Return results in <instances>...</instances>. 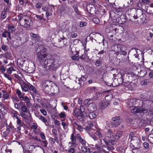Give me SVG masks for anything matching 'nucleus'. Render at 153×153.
<instances>
[{
    "instance_id": "f257e3e1",
    "label": "nucleus",
    "mask_w": 153,
    "mask_h": 153,
    "mask_svg": "<svg viewBox=\"0 0 153 153\" xmlns=\"http://www.w3.org/2000/svg\"><path fill=\"white\" fill-rule=\"evenodd\" d=\"M39 51L38 49L36 50L37 58L42 64L48 67L51 70H54L58 68V60L60 58L58 56L54 55L50 59H48L46 55L39 53Z\"/></svg>"
},
{
    "instance_id": "f03ea898",
    "label": "nucleus",
    "mask_w": 153,
    "mask_h": 153,
    "mask_svg": "<svg viewBox=\"0 0 153 153\" xmlns=\"http://www.w3.org/2000/svg\"><path fill=\"white\" fill-rule=\"evenodd\" d=\"M153 111V101L149 100H145L141 106L135 107L131 110V112L136 114L146 113Z\"/></svg>"
},
{
    "instance_id": "7ed1b4c3",
    "label": "nucleus",
    "mask_w": 153,
    "mask_h": 153,
    "mask_svg": "<svg viewBox=\"0 0 153 153\" xmlns=\"http://www.w3.org/2000/svg\"><path fill=\"white\" fill-rule=\"evenodd\" d=\"M73 114L75 115L77 118L80 121H84L87 117L86 113L85 112V107L81 105L80 108H75L73 112Z\"/></svg>"
},
{
    "instance_id": "20e7f679",
    "label": "nucleus",
    "mask_w": 153,
    "mask_h": 153,
    "mask_svg": "<svg viewBox=\"0 0 153 153\" xmlns=\"http://www.w3.org/2000/svg\"><path fill=\"white\" fill-rule=\"evenodd\" d=\"M114 134L111 130L108 129L105 134V138L103 140L105 142L106 145L110 146L115 145L116 144V141L114 140Z\"/></svg>"
},
{
    "instance_id": "39448f33",
    "label": "nucleus",
    "mask_w": 153,
    "mask_h": 153,
    "mask_svg": "<svg viewBox=\"0 0 153 153\" xmlns=\"http://www.w3.org/2000/svg\"><path fill=\"white\" fill-rule=\"evenodd\" d=\"M135 135V133L131 132L129 135V139H130V143L134 148L133 149H137L140 148V144L139 138Z\"/></svg>"
},
{
    "instance_id": "423d86ee",
    "label": "nucleus",
    "mask_w": 153,
    "mask_h": 153,
    "mask_svg": "<svg viewBox=\"0 0 153 153\" xmlns=\"http://www.w3.org/2000/svg\"><path fill=\"white\" fill-rule=\"evenodd\" d=\"M111 48V51L114 52L117 56L119 54L124 55L126 54L127 52L126 51V48L125 46L121 45H112Z\"/></svg>"
},
{
    "instance_id": "0eeeda50",
    "label": "nucleus",
    "mask_w": 153,
    "mask_h": 153,
    "mask_svg": "<svg viewBox=\"0 0 153 153\" xmlns=\"http://www.w3.org/2000/svg\"><path fill=\"white\" fill-rule=\"evenodd\" d=\"M52 82L48 80H47L43 82L42 84L41 88L43 91L45 93H49L51 90V85Z\"/></svg>"
},
{
    "instance_id": "6e6552de",
    "label": "nucleus",
    "mask_w": 153,
    "mask_h": 153,
    "mask_svg": "<svg viewBox=\"0 0 153 153\" xmlns=\"http://www.w3.org/2000/svg\"><path fill=\"white\" fill-rule=\"evenodd\" d=\"M136 15L131 16L130 18V20L132 22H134L137 24H138L139 22V21L135 20L136 19H137L138 18L140 17V19H141V16H143V11L140 9H137L136 10Z\"/></svg>"
},
{
    "instance_id": "1a4fd4ad",
    "label": "nucleus",
    "mask_w": 153,
    "mask_h": 153,
    "mask_svg": "<svg viewBox=\"0 0 153 153\" xmlns=\"http://www.w3.org/2000/svg\"><path fill=\"white\" fill-rule=\"evenodd\" d=\"M142 102L140 100L136 99H131L128 100L127 104L129 107L132 108L131 110L135 107H138V106L140 104H138Z\"/></svg>"
},
{
    "instance_id": "9d476101",
    "label": "nucleus",
    "mask_w": 153,
    "mask_h": 153,
    "mask_svg": "<svg viewBox=\"0 0 153 153\" xmlns=\"http://www.w3.org/2000/svg\"><path fill=\"white\" fill-rule=\"evenodd\" d=\"M122 122V119L119 116H116L112 118L111 120V124L115 127L120 125Z\"/></svg>"
},
{
    "instance_id": "9b49d317",
    "label": "nucleus",
    "mask_w": 153,
    "mask_h": 153,
    "mask_svg": "<svg viewBox=\"0 0 153 153\" xmlns=\"http://www.w3.org/2000/svg\"><path fill=\"white\" fill-rule=\"evenodd\" d=\"M121 76L123 80V86L127 87L130 84L129 74H125Z\"/></svg>"
},
{
    "instance_id": "f8f14e48",
    "label": "nucleus",
    "mask_w": 153,
    "mask_h": 153,
    "mask_svg": "<svg viewBox=\"0 0 153 153\" xmlns=\"http://www.w3.org/2000/svg\"><path fill=\"white\" fill-rule=\"evenodd\" d=\"M64 38H61L59 39L58 41L54 43V45L58 48H61L63 47L66 44L65 42Z\"/></svg>"
},
{
    "instance_id": "ddd939ff",
    "label": "nucleus",
    "mask_w": 153,
    "mask_h": 153,
    "mask_svg": "<svg viewBox=\"0 0 153 153\" xmlns=\"http://www.w3.org/2000/svg\"><path fill=\"white\" fill-rule=\"evenodd\" d=\"M17 16L18 17L19 20L20 21V23L21 25L24 26V27H25L29 28V27L30 25L28 24V21L27 20L25 19L24 22H23L22 20H21L22 18L21 16L19 15Z\"/></svg>"
},
{
    "instance_id": "4468645a",
    "label": "nucleus",
    "mask_w": 153,
    "mask_h": 153,
    "mask_svg": "<svg viewBox=\"0 0 153 153\" xmlns=\"http://www.w3.org/2000/svg\"><path fill=\"white\" fill-rule=\"evenodd\" d=\"M86 9L88 13L91 15L94 14L95 8L94 6L91 4H88L86 6Z\"/></svg>"
},
{
    "instance_id": "2eb2a0df",
    "label": "nucleus",
    "mask_w": 153,
    "mask_h": 153,
    "mask_svg": "<svg viewBox=\"0 0 153 153\" xmlns=\"http://www.w3.org/2000/svg\"><path fill=\"white\" fill-rule=\"evenodd\" d=\"M30 139H33L36 140L39 142L40 143L43 142V143L44 144V147H47V144L48 143L47 141L46 140H41L37 136H34L32 135L30 136Z\"/></svg>"
},
{
    "instance_id": "dca6fc26",
    "label": "nucleus",
    "mask_w": 153,
    "mask_h": 153,
    "mask_svg": "<svg viewBox=\"0 0 153 153\" xmlns=\"http://www.w3.org/2000/svg\"><path fill=\"white\" fill-rule=\"evenodd\" d=\"M149 1V0H142L141 2H140V6L139 5V6L143 9L144 7H146L149 6V4L148 3Z\"/></svg>"
},
{
    "instance_id": "f3484780",
    "label": "nucleus",
    "mask_w": 153,
    "mask_h": 153,
    "mask_svg": "<svg viewBox=\"0 0 153 153\" xmlns=\"http://www.w3.org/2000/svg\"><path fill=\"white\" fill-rule=\"evenodd\" d=\"M117 81L118 82L117 83H115V82H117V80L115 79L112 83L113 85H115V86H118L120 85H121L123 86V80L122 76L118 79Z\"/></svg>"
},
{
    "instance_id": "a211bd4d",
    "label": "nucleus",
    "mask_w": 153,
    "mask_h": 153,
    "mask_svg": "<svg viewBox=\"0 0 153 153\" xmlns=\"http://www.w3.org/2000/svg\"><path fill=\"white\" fill-rule=\"evenodd\" d=\"M123 133V131H118L116 133H114V141H116L117 140H118L121 136Z\"/></svg>"
},
{
    "instance_id": "6ab92c4d",
    "label": "nucleus",
    "mask_w": 153,
    "mask_h": 153,
    "mask_svg": "<svg viewBox=\"0 0 153 153\" xmlns=\"http://www.w3.org/2000/svg\"><path fill=\"white\" fill-rule=\"evenodd\" d=\"M21 86L22 91L26 92L29 90V84H27L25 82H23L21 84Z\"/></svg>"
},
{
    "instance_id": "aec40b11",
    "label": "nucleus",
    "mask_w": 153,
    "mask_h": 153,
    "mask_svg": "<svg viewBox=\"0 0 153 153\" xmlns=\"http://www.w3.org/2000/svg\"><path fill=\"white\" fill-rule=\"evenodd\" d=\"M16 119V123L17 125H18L17 128V130L20 131L21 130V127H23L25 126L24 123L22 121L19 117Z\"/></svg>"
},
{
    "instance_id": "412c9836",
    "label": "nucleus",
    "mask_w": 153,
    "mask_h": 153,
    "mask_svg": "<svg viewBox=\"0 0 153 153\" xmlns=\"http://www.w3.org/2000/svg\"><path fill=\"white\" fill-rule=\"evenodd\" d=\"M30 36L34 39L36 42H40L41 41L40 38L37 34H35L33 33H30Z\"/></svg>"
},
{
    "instance_id": "4be33fe9",
    "label": "nucleus",
    "mask_w": 153,
    "mask_h": 153,
    "mask_svg": "<svg viewBox=\"0 0 153 153\" xmlns=\"http://www.w3.org/2000/svg\"><path fill=\"white\" fill-rule=\"evenodd\" d=\"M29 89L30 91H31V94H32V93L33 94L35 93L36 94H37V92L36 91V88L33 86L29 83Z\"/></svg>"
},
{
    "instance_id": "5701e85b",
    "label": "nucleus",
    "mask_w": 153,
    "mask_h": 153,
    "mask_svg": "<svg viewBox=\"0 0 153 153\" xmlns=\"http://www.w3.org/2000/svg\"><path fill=\"white\" fill-rule=\"evenodd\" d=\"M74 126L76 128V129L78 131L80 132H82L83 130V129L82 127L80 125L77 124L76 122H74Z\"/></svg>"
},
{
    "instance_id": "b1692460",
    "label": "nucleus",
    "mask_w": 153,
    "mask_h": 153,
    "mask_svg": "<svg viewBox=\"0 0 153 153\" xmlns=\"http://www.w3.org/2000/svg\"><path fill=\"white\" fill-rule=\"evenodd\" d=\"M102 64V60L101 57L97 59L95 61V65L96 67H99Z\"/></svg>"
},
{
    "instance_id": "393cba45",
    "label": "nucleus",
    "mask_w": 153,
    "mask_h": 153,
    "mask_svg": "<svg viewBox=\"0 0 153 153\" xmlns=\"http://www.w3.org/2000/svg\"><path fill=\"white\" fill-rule=\"evenodd\" d=\"M11 129V127H7V128L6 131L3 132L2 135L4 137H5L9 134Z\"/></svg>"
},
{
    "instance_id": "a878e982",
    "label": "nucleus",
    "mask_w": 153,
    "mask_h": 153,
    "mask_svg": "<svg viewBox=\"0 0 153 153\" xmlns=\"http://www.w3.org/2000/svg\"><path fill=\"white\" fill-rule=\"evenodd\" d=\"M144 10H146V12L149 13L153 14V10L152 7L150 6L147 7V8L145 7V9H143Z\"/></svg>"
},
{
    "instance_id": "bb28decb",
    "label": "nucleus",
    "mask_w": 153,
    "mask_h": 153,
    "mask_svg": "<svg viewBox=\"0 0 153 153\" xmlns=\"http://www.w3.org/2000/svg\"><path fill=\"white\" fill-rule=\"evenodd\" d=\"M110 149L108 147L103 145L102 147L101 152L104 153H108L109 152Z\"/></svg>"
},
{
    "instance_id": "cd10ccee",
    "label": "nucleus",
    "mask_w": 153,
    "mask_h": 153,
    "mask_svg": "<svg viewBox=\"0 0 153 153\" xmlns=\"http://www.w3.org/2000/svg\"><path fill=\"white\" fill-rule=\"evenodd\" d=\"M38 49L39 51V53H43L45 52L46 49L44 48L43 46L40 45L36 49V50Z\"/></svg>"
},
{
    "instance_id": "c85d7f7f",
    "label": "nucleus",
    "mask_w": 153,
    "mask_h": 153,
    "mask_svg": "<svg viewBox=\"0 0 153 153\" xmlns=\"http://www.w3.org/2000/svg\"><path fill=\"white\" fill-rule=\"evenodd\" d=\"M82 151L83 152H87L88 153H91V150L89 148H87V147H85V146H83L81 148Z\"/></svg>"
},
{
    "instance_id": "c756f323",
    "label": "nucleus",
    "mask_w": 153,
    "mask_h": 153,
    "mask_svg": "<svg viewBox=\"0 0 153 153\" xmlns=\"http://www.w3.org/2000/svg\"><path fill=\"white\" fill-rule=\"evenodd\" d=\"M147 94H146L143 93L140 96L141 98L143 100H141L142 101V103H142L144 102L145 100H148V99L147 98Z\"/></svg>"
},
{
    "instance_id": "7c9ffc66",
    "label": "nucleus",
    "mask_w": 153,
    "mask_h": 153,
    "mask_svg": "<svg viewBox=\"0 0 153 153\" xmlns=\"http://www.w3.org/2000/svg\"><path fill=\"white\" fill-rule=\"evenodd\" d=\"M108 105V103H105L104 101H102L100 103V106L101 109H103Z\"/></svg>"
},
{
    "instance_id": "2f4dec72",
    "label": "nucleus",
    "mask_w": 153,
    "mask_h": 153,
    "mask_svg": "<svg viewBox=\"0 0 153 153\" xmlns=\"http://www.w3.org/2000/svg\"><path fill=\"white\" fill-rule=\"evenodd\" d=\"M71 143L72 144H74L76 142V137L74 136L73 133L71 135Z\"/></svg>"
},
{
    "instance_id": "473e14b6",
    "label": "nucleus",
    "mask_w": 153,
    "mask_h": 153,
    "mask_svg": "<svg viewBox=\"0 0 153 153\" xmlns=\"http://www.w3.org/2000/svg\"><path fill=\"white\" fill-rule=\"evenodd\" d=\"M2 36L3 37L6 38L7 37V36H8L9 38L10 39L11 38V36L10 35V33L9 32H8L7 31H5L2 34Z\"/></svg>"
},
{
    "instance_id": "72a5a7b5",
    "label": "nucleus",
    "mask_w": 153,
    "mask_h": 153,
    "mask_svg": "<svg viewBox=\"0 0 153 153\" xmlns=\"http://www.w3.org/2000/svg\"><path fill=\"white\" fill-rule=\"evenodd\" d=\"M87 77L86 76H83L79 78L78 79L79 82L78 83L79 84H81L82 82L85 81L86 80Z\"/></svg>"
},
{
    "instance_id": "f704fd0d",
    "label": "nucleus",
    "mask_w": 153,
    "mask_h": 153,
    "mask_svg": "<svg viewBox=\"0 0 153 153\" xmlns=\"http://www.w3.org/2000/svg\"><path fill=\"white\" fill-rule=\"evenodd\" d=\"M89 116L91 119H93L96 117V115L94 112H91L89 114Z\"/></svg>"
},
{
    "instance_id": "c9c22d12",
    "label": "nucleus",
    "mask_w": 153,
    "mask_h": 153,
    "mask_svg": "<svg viewBox=\"0 0 153 153\" xmlns=\"http://www.w3.org/2000/svg\"><path fill=\"white\" fill-rule=\"evenodd\" d=\"M149 82V79H145L143 80L141 82V85H147Z\"/></svg>"
},
{
    "instance_id": "e433bc0d",
    "label": "nucleus",
    "mask_w": 153,
    "mask_h": 153,
    "mask_svg": "<svg viewBox=\"0 0 153 153\" xmlns=\"http://www.w3.org/2000/svg\"><path fill=\"white\" fill-rule=\"evenodd\" d=\"M91 126L90 127L86 126L84 128V129L89 134H90L91 131L92 130V128H91Z\"/></svg>"
},
{
    "instance_id": "4c0bfd02",
    "label": "nucleus",
    "mask_w": 153,
    "mask_h": 153,
    "mask_svg": "<svg viewBox=\"0 0 153 153\" xmlns=\"http://www.w3.org/2000/svg\"><path fill=\"white\" fill-rule=\"evenodd\" d=\"M20 99L22 101H24L26 102L29 101H30L29 98L27 96L24 97L23 96V97H21Z\"/></svg>"
},
{
    "instance_id": "58836bf2",
    "label": "nucleus",
    "mask_w": 153,
    "mask_h": 153,
    "mask_svg": "<svg viewBox=\"0 0 153 153\" xmlns=\"http://www.w3.org/2000/svg\"><path fill=\"white\" fill-rule=\"evenodd\" d=\"M21 111L25 112L26 113L27 111V108L25 105H23L21 107Z\"/></svg>"
},
{
    "instance_id": "ea45409f",
    "label": "nucleus",
    "mask_w": 153,
    "mask_h": 153,
    "mask_svg": "<svg viewBox=\"0 0 153 153\" xmlns=\"http://www.w3.org/2000/svg\"><path fill=\"white\" fill-rule=\"evenodd\" d=\"M4 56L6 58L8 59H11V58L12 57L11 53H5L4 55Z\"/></svg>"
},
{
    "instance_id": "a19ab883",
    "label": "nucleus",
    "mask_w": 153,
    "mask_h": 153,
    "mask_svg": "<svg viewBox=\"0 0 153 153\" xmlns=\"http://www.w3.org/2000/svg\"><path fill=\"white\" fill-rule=\"evenodd\" d=\"M7 16V13L5 11H3L1 14V18L2 19H4Z\"/></svg>"
},
{
    "instance_id": "79ce46f5",
    "label": "nucleus",
    "mask_w": 153,
    "mask_h": 153,
    "mask_svg": "<svg viewBox=\"0 0 153 153\" xmlns=\"http://www.w3.org/2000/svg\"><path fill=\"white\" fill-rule=\"evenodd\" d=\"M59 116L60 118H65L66 117V114L64 112H62L59 113Z\"/></svg>"
},
{
    "instance_id": "37998d69",
    "label": "nucleus",
    "mask_w": 153,
    "mask_h": 153,
    "mask_svg": "<svg viewBox=\"0 0 153 153\" xmlns=\"http://www.w3.org/2000/svg\"><path fill=\"white\" fill-rule=\"evenodd\" d=\"M38 118L39 120H42L43 122L44 123L46 122L47 121V120L44 117L42 116H39L38 117Z\"/></svg>"
},
{
    "instance_id": "c03bdc74",
    "label": "nucleus",
    "mask_w": 153,
    "mask_h": 153,
    "mask_svg": "<svg viewBox=\"0 0 153 153\" xmlns=\"http://www.w3.org/2000/svg\"><path fill=\"white\" fill-rule=\"evenodd\" d=\"M16 93L17 94L18 97H19L20 99V98L21 97H23V95H22V93L20 91V90L19 89L17 90L16 91Z\"/></svg>"
},
{
    "instance_id": "a18cd8bd",
    "label": "nucleus",
    "mask_w": 153,
    "mask_h": 153,
    "mask_svg": "<svg viewBox=\"0 0 153 153\" xmlns=\"http://www.w3.org/2000/svg\"><path fill=\"white\" fill-rule=\"evenodd\" d=\"M34 18L37 21H40L42 19V16L37 15H35Z\"/></svg>"
},
{
    "instance_id": "49530a36",
    "label": "nucleus",
    "mask_w": 153,
    "mask_h": 153,
    "mask_svg": "<svg viewBox=\"0 0 153 153\" xmlns=\"http://www.w3.org/2000/svg\"><path fill=\"white\" fill-rule=\"evenodd\" d=\"M79 142L82 145L85 146L86 143V141L83 138H82L79 140Z\"/></svg>"
},
{
    "instance_id": "de8ad7c7",
    "label": "nucleus",
    "mask_w": 153,
    "mask_h": 153,
    "mask_svg": "<svg viewBox=\"0 0 153 153\" xmlns=\"http://www.w3.org/2000/svg\"><path fill=\"white\" fill-rule=\"evenodd\" d=\"M98 136H99V138H102V134H101L100 131L99 130H97V131L95 133Z\"/></svg>"
},
{
    "instance_id": "09e8293b",
    "label": "nucleus",
    "mask_w": 153,
    "mask_h": 153,
    "mask_svg": "<svg viewBox=\"0 0 153 153\" xmlns=\"http://www.w3.org/2000/svg\"><path fill=\"white\" fill-rule=\"evenodd\" d=\"M61 125L63 126L64 129H66L68 128V126L65 123L62 122Z\"/></svg>"
},
{
    "instance_id": "8fccbe9b",
    "label": "nucleus",
    "mask_w": 153,
    "mask_h": 153,
    "mask_svg": "<svg viewBox=\"0 0 153 153\" xmlns=\"http://www.w3.org/2000/svg\"><path fill=\"white\" fill-rule=\"evenodd\" d=\"M87 25V23L85 22H80L79 26L81 27L86 26Z\"/></svg>"
},
{
    "instance_id": "3c124183",
    "label": "nucleus",
    "mask_w": 153,
    "mask_h": 153,
    "mask_svg": "<svg viewBox=\"0 0 153 153\" xmlns=\"http://www.w3.org/2000/svg\"><path fill=\"white\" fill-rule=\"evenodd\" d=\"M3 98L5 99H8L10 98L9 95L7 93H5V94H3Z\"/></svg>"
},
{
    "instance_id": "603ef678",
    "label": "nucleus",
    "mask_w": 153,
    "mask_h": 153,
    "mask_svg": "<svg viewBox=\"0 0 153 153\" xmlns=\"http://www.w3.org/2000/svg\"><path fill=\"white\" fill-rule=\"evenodd\" d=\"M72 59L74 60H78L79 59L78 56L74 55L72 56Z\"/></svg>"
},
{
    "instance_id": "864d4df0",
    "label": "nucleus",
    "mask_w": 153,
    "mask_h": 153,
    "mask_svg": "<svg viewBox=\"0 0 153 153\" xmlns=\"http://www.w3.org/2000/svg\"><path fill=\"white\" fill-rule=\"evenodd\" d=\"M1 151L2 153H11L10 152H9V149H6L4 150L3 147L1 149Z\"/></svg>"
},
{
    "instance_id": "5fc2aeb1",
    "label": "nucleus",
    "mask_w": 153,
    "mask_h": 153,
    "mask_svg": "<svg viewBox=\"0 0 153 153\" xmlns=\"http://www.w3.org/2000/svg\"><path fill=\"white\" fill-rule=\"evenodd\" d=\"M40 111L45 116L47 115V112L45 109H40Z\"/></svg>"
},
{
    "instance_id": "6e6d98bb",
    "label": "nucleus",
    "mask_w": 153,
    "mask_h": 153,
    "mask_svg": "<svg viewBox=\"0 0 153 153\" xmlns=\"http://www.w3.org/2000/svg\"><path fill=\"white\" fill-rule=\"evenodd\" d=\"M12 71H14L15 70L13 67H10L7 70V71L8 73L11 74Z\"/></svg>"
},
{
    "instance_id": "4d7b16f0",
    "label": "nucleus",
    "mask_w": 153,
    "mask_h": 153,
    "mask_svg": "<svg viewBox=\"0 0 153 153\" xmlns=\"http://www.w3.org/2000/svg\"><path fill=\"white\" fill-rule=\"evenodd\" d=\"M40 137H41V138L42 139L45 140H46L45 137V134H44V133H43V132L41 133L40 134Z\"/></svg>"
},
{
    "instance_id": "13d9d810",
    "label": "nucleus",
    "mask_w": 153,
    "mask_h": 153,
    "mask_svg": "<svg viewBox=\"0 0 153 153\" xmlns=\"http://www.w3.org/2000/svg\"><path fill=\"white\" fill-rule=\"evenodd\" d=\"M93 22L96 24H98L100 22L99 19L97 18H94L93 19Z\"/></svg>"
},
{
    "instance_id": "bf43d9fd",
    "label": "nucleus",
    "mask_w": 153,
    "mask_h": 153,
    "mask_svg": "<svg viewBox=\"0 0 153 153\" xmlns=\"http://www.w3.org/2000/svg\"><path fill=\"white\" fill-rule=\"evenodd\" d=\"M25 112L21 111L20 112V114L22 117L26 119V115L25 114Z\"/></svg>"
},
{
    "instance_id": "052dcab7",
    "label": "nucleus",
    "mask_w": 153,
    "mask_h": 153,
    "mask_svg": "<svg viewBox=\"0 0 153 153\" xmlns=\"http://www.w3.org/2000/svg\"><path fill=\"white\" fill-rule=\"evenodd\" d=\"M75 149L73 148H70L68 150V153H74L75 152Z\"/></svg>"
},
{
    "instance_id": "680f3d73",
    "label": "nucleus",
    "mask_w": 153,
    "mask_h": 153,
    "mask_svg": "<svg viewBox=\"0 0 153 153\" xmlns=\"http://www.w3.org/2000/svg\"><path fill=\"white\" fill-rule=\"evenodd\" d=\"M143 145H144V147L146 149H147L149 148V144L147 142H144L143 143Z\"/></svg>"
},
{
    "instance_id": "e2e57ef3",
    "label": "nucleus",
    "mask_w": 153,
    "mask_h": 153,
    "mask_svg": "<svg viewBox=\"0 0 153 153\" xmlns=\"http://www.w3.org/2000/svg\"><path fill=\"white\" fill-rule=\"evenodd\" d=\"M102 96V94L100 92H97L96 93V96L95 97H96L95 99L99 97H100Z\"/></svg>"
},
{
    "instance_id": "0e129e2a",
    "label": "nucleus",
    "mask_w": 153,
    "mask_h": 153,
    "mask_svg": "<svg viewBox=\"0 0 153 153\" xmlns=\"http://www.w3.org/2000/svg\"><path fill=\"white\" fill-rule=\"evenodd\" d=\"M18 112L17 111H15L14 113H13V117H15L16 119L19 117L17 116Z\"/></svg>"
},
{
    "instance_id": "69168bd1",
    "label": "nucleus",
    "mask_w": 153,
    "mask_h": 153,
    "mask_svg": "<svg viewBox=\"0 0 153 153\" xmlns=\"http://www.w3.org/2000/svg\"><path fill=\"white\" fill-rule=\"evenodd\" d=\"M4 1L7 4V6L10 7V6L11 5V4L9 2V0H4Z\"/></svg>"
},
{
    "instance_id": "338daca9",
    "label": "nucleus",
    "mask_w": 153,
    "mask_h": 153,
    "mask_svg": "<svg viewBox=\"0 0 153 153\" xmlns=\"http://www.w3.org/2000/svg\"><path fill=\"white\" fill-rule=\"evenodd\" d=\"M4 76L5 77L7 78L8 80H9L11 81L12 79L11 77L8 74H4Z\"/></svg>"
},
{
    "instance_id": "774afa93",
    "label": "nucleus",
    "mask_w": 153,
    "mask_h": 153,
    "mask_svg": "<svg viewBox=\"0 0 153 153\" xmlns=\"http://www.w3.org/2000/svg\"><path fill=\"white\" fill-rule=\"evenodd\" d=\"M77 36V34L76 33H71V36L72 38L76 37Z\"/></svg>"
}]
</instances>
